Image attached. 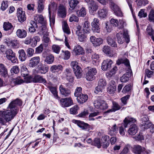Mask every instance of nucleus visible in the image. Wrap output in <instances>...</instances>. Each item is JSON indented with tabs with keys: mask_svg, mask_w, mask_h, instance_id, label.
<instances>
[{
	"mask_svg": "<svg viewBox=\"0 0 154 154\" xmlns=\"http://www.w3.org/2000/svg\"><path fill=\"white\" fill-rule=\"evenodd\" d=\"M22 104L21 101L17 99L10 103L7 110L0 111V123L5 125V120L8 122L12 119L18 112L17 106H21Z\"/></svg>",
	"mask_w": 154,
	"mask_h": 154,
	"instance_id": "nucleus-1",
	"label": "nucleus"
},
{
	"mask_svg": "<svg viewBox=\"0 0 154 154\" xmlns=\"http://www.w3.org/2000/svg\"><path fill=\"white\" fill-rule=\"evenodd\" d=\"M4 54L6 55L5 57L6 58L10 60L12 63H14L18 62V60L16 57L15 54L11 49H7Z\"/></svg>",
	"mask_w": 154,
	"mask_h": 154,
	"instance_id": "nucleus-2",
	"label": "nucleus"
},
{
	"mask_svg": "<svg viewBox=\"0 0 154 154\" xmlns=\"http://www.w3.org/2000/svg\"><path fill=\"white\" fill-rule=\"evenodd\" d=\"M109 1V7L114 11L115 14L118 16H122V12L118 5L112 0Z\"/></svg>",
	"mask_w": 154,
	"mask_h": 154,
	"instance_id": "nucleus-3",
	"label": "nucleus"
},
{
	"mask_svg": "<svg viewBox=\"0 0 154 154\" xmlns=\"http://www.w3.org/2000/svg\"><path fill=\"white\" fill-rule=\"evenodd\" d=\"M97 72L96 69L95 68L89 69L86 73V78L88 81H92L95 79V75Z\"/></svg>",
	"mask_w": 154,
	"mask_h": 154,
	"instance_id": "nucleus-4",
	"label": "nucleus"
},
{
	"mask_svg": "<svg viewBox=\"0 0 154 154\" xmlns=\"http://www.w3.org/2000/svg\"><path fill=\"white\" fill-rule=\"evenodd\" d=\"M60 102L61 106L63 107L69 106L73 104V100L70 97L61 98Z\"/></svg>",
	"mask_w": 154,
	"mask_h": 154,
	"instance_id": "nucleus-5",
	"label": "nucleus"
},
{
	"mask_svg": "<svg viewBox=\"0 0 154 154\" xmlns=\"http://www.w3.org/2000/svg\"><path fill=\"white\" fill-rule=\"evenodd\" d=\"M85 1L88 3L89 7L90 8L89 12L91 14H93L94 12L96 11L98 8L96 2L92 0H85Z\"/></svg>",
	"mask_w": 154,
	"mask_h": 154,
	"instance_id": "nucleus-6",
	"label": "nucleus"
},
{
	"mask_svg": "<svg viewBox=\"0 0 154 154\" xmlns=\"http://www.w3.org/2000/svg\"><path fill=\"white\" fill-rule=\"evenodd\" d=\"M68 3L70 7L68 11L69 13H72L74 10H76L79 2L77 0H68Z\"/></svg>",
	"mask_w": 154,
	"mask_h": 154,
	"instance_id": "nucleus-7",
	"label": "nucleus"
},
{
	"mask_svg": "<svg viewBox=\"0 0 154 154\" xmlns=\"http://www.w3.org/2000/svg\"><path fill=\"white\" fill-rule=\"evenodd\" d=\"M17 15L18 21L22 23L26 20V18L25 16V12L22 11V8H18Z\"/></svg>",
	"mask_w": 154,
	"mask_h": 154,
	"instance_id": "nucleus-8",
	"label": "nucleus"
},
{
	"mask_svg": "<svg viewBox=\"0 0 154 154\" xmlns=\"http://www.w3.org/2000/svg\"><path fill=\"white\" fill-rule=\"evenodd\" d=\"M99 20L97 18H94L91 23L92 30L94 32L99 33L100 32L99 28Z\"/></svg>",
	"mask_w": 154,
	"mask_h": 154,
	"instance_id": "nucleus-9",
	"label": "nucleus"
},
{
	"mask_svg": "<svg viewBox=\"0 0 154 154\" xmlns=\"http://www.w3.org/2000/svg\"><path fill=\"white\" fill-rule=\"evenodd\" d=\"M75 123L82 130L89 131L91 129V126L89 125L88 124L85 123L83 122L75 120Z\"/></svg>",
	"mask_w": 154,
	"mask_h": 154,
	"instance_id": "nucleus-10",
	"label": "nucleus"
},
{
	"mask_svg": "<svg viewBox=\"0 0 154 154\" xmlns=\"http://www.w3.org/2000/svg\"><path fill=\"white\" fill-rule=\"evenodd\" d=\"M112 63V61L110 59H107L104 60L102 64L101 68L103 71H106L110 68Z\"/></svg>",
	"mask_w": 154,
	"mask_h": 154,
	"instance_id": "nucleus-11",
	"label": "nucleus"
},
{
	"mask_svg": "<svg viewBox=\"0 0 154 154\" xmlns=\"http://www.w3.org/2000/svg\"><path fill=\"white\" fill-rule=\"evenodd\" d=\"M91 42L95 46H97L101 45L103 42V39L100 38H96L94 36H91L90 37Z\"/></svg>",
	"mask_w": 154,
	"mask_h": 154,
	"instance_id": "nucleus-12",
	"label": "nucleus"
},
{
	"mask_svg": "<svg viewBox=\"0 0 154 154\" xmlns=\"http://www.w3.org/2000/svg\"><path fill=\"white\" fill-rule=\"evenodd\" d=\"M109 140L108 136L106 135L103 136L100 140L101 146L103 148H106L109 145Z\"/></svg>",
	"mask_w": 154,
	"mask_h": 154,
	"instance_id": "nucleus-13",
	"label": "nucleus"
},
{
	"mask_svg": "<svg viewBox=\"0 0 154 154\" xmlns=\"http://www.w3.org/2000/svg\"><path fill=\"white\" fill-rule=\"evenodd\" d=\"M57 14L58 16L62 18L66 17V9L63 5L61 4L60 5L57 10Z\"/></svg>",
	"mask_w": 154,
	"mask_h": 154,
	"instance_id": "nucleus-14",
	"label": "nucleus"
},
{
	"mask_svg": "<svg viewBox=\"0 0 154 154\" xmlns=\"http://www.w3.org/2000/svg\"><path fill=\"white\" fill-rule=\"evenodd\" d=\"M39 57H35L31 58L29 61V66L33 67L36 66L40 62Z\"/></svg>",
	"mask_w": 154,
	"mask_h": 154,
	"instance_id": "nucleus-15",
	"label": "nucleus"
},
{
	"mask_svg": "<svg viewBox=\"0 0 154 154\" xmlns=\"http://www.w3.org/2000/svg\"><path fill=\"white\" fill-rule=\"evenodd\" d=\"M33 82L34 83H47L46 79L39 75H35L33 77Z\"/></svg>",
	"mask_w": 154,
	"mask_h": 154,
	"instance_id": "nucleus-16",
	"label": "nucleus"
},
{
	"mask_svg": "<svg viewBox=\"0 0 154 154\" xmlns=\"http://www.w3.org/2000/svg\"><path fill=\"white\" fill-rule=\"evenodd\" d=\"M138 131V128L136 124H134L131 125L128 130V133L131 135H134L137 133Z\"/></svg>",
	"mask_w": 154,
	"mask_h": 154,
	"instance_id": "nucleus-17",
	"label": "nucleus"
},
{
	"mask_svg": "<svg viewBox=\"0 0 154 154\" xmlns=\"http://www.w3.org/2000/svg\"><path fill=\"white\" fill-rule=\"evenodd\" d=\"M59 90L61 94L65 97L68 96L70 94V91L69 89L65 88L62 85L59 87Z\"/></svg>",
	"mask_w": 154,
	"mask_h": 154,
	"instance_id": "nucleus-18",
	"label": "nucleus"
},
{
	"mask_svg": "<svg viewBox=\"0 0 154 154\" xmlns=\"http://www.w3.org/2000/svg\"><path fill=\"white\" fill-rule=\"evenodd\" d=\"M63 69V67L61 65H54L51 66L50 69L51 72L54 73L61 72Z\"/></svg>",
	"mask_w": 154,
	"mask_h": 154,
	"instance_id": "nucleus-19",
	"label": "nucleus"
},
{
	"mask_svg": "<svg viewBox=\"0 0 154 154\" xmlns=\"http://www.w3.org/2000/svg\"><path fill=\"white\" fill-rule=\"evenodd\" d=\"M34 20L36 22L42 24H45V21L43 16L41 14H36L34 17Z\"/></svg>",
	"mask_w": 154,
	"mask_h": 154,
	"instance_id": "nucleus-20",
	"label": "nucleus"
},
{
	"mask_svg": "<svg viewBox=\"0 0 154 154\" xmlns=\"http://www.w3.org/2000/svg\"><path fill=\"white\" fill-rule=\"evenodd\" d=\"M44 0H38L37 2V9L38 12V13H41L44 9Z\"/></svg>",
	"mask_w": 154,
	"mask_h": 154,
	"instance_id": "nucleus-21",
	"label": "nucleus"
},
{
	"mask_svg": "<svg viewBox=\"0 0 154 154\" xmlns=\"http://www.w3.org/2000/svg\"><path fill=\"white\" fill-rule=\"evenodd\" d=\"M16 33L17 36L20 38H24L27 35V32L24 29H17Z\"/></svg>",
	"mask_w": 154,
	"mask_h": 154,
	"instance_id": "nucleus-22",
	"label": "nucleus"
},
{
	"mask_svg": "<svg viewBox=\"0 0 154 154\" xmlns=\"http://www.w3.org/2000/svg\"><path fill=\"white\" fill-rule=\"evenodd\" d=\"M108 11L107 9L105 8L99 10L97 12L98 17L102 18L105 17L107 15Z\"/></svg>",
	"mask_w": 154,
	"mask_h": 154,
	"instance_id": "nucleus-23",
	"label": "nucleus"
},
{
	"mask_svg": "<svg viewBox=\"0 0 154 154\" xmlns=\"http://www.w3.org/2000/svg\"><path fill=\"white\" fill-rule=\"evenodd\" d=\"M18 57L21 61H23L26 60L27 56L24 50L22 49L18 51Z\"/></svg>",
	"mask_w": 154,
	"mask_h": 154,
	"instance_id": "nucleus-24",
	"label": "nucleus"
},
{
	"mask_svg": "<svg viewBox=\"0 0 154 154\" xmlns=\"http://www.w3.org/2000/svg\"><path fill=\"white\" fill-rule=\"evenodd\" d=\"M88 97L86 94H81L77 97L78 102L80 103H83L85 102L88 99Z\"/></svg>",
	"mask_w": 154,
	"mask_h": 154,
	"instance_id": "nucleus-25",
	"label": "nucleus"
},
{
	"mask_svg": "<svg viewBox=\"0 0 154 154\" xmlns=\"http://www.w3.org/2000/svg\"><path fill=\"white\" fill-rule=\"evenodd\" d=\"M143 149L141 146L136 145L134 146L133 151L135 154H141V153L143 152Z\"/></svg>",
	"mask_w": 154,
	"mask_h": 154,
	"instance_id": "nucleus-26",
	"label": "nucleus"
},
{
	"mask_svg": "<svg viewBox=\"0 0 154 154\" xmlns=\"http://www.w3.org/2000/svg\"><path fill=\"white\" fill-rule=\"evenodd\" d=\"M124 125L125 128L127 127V125L128 124L134 123L136 122V120L134 118L127 117L124 120Z\"/></svg>",
	"mask_w": 154,
	"mask_h": 154,
	"instance_id": "nucleus-27",
	"label": "nucleus"
},
{
	"mask_svg": "<svg viewBox=\"0 0 154 154\" xmlns=\"http://www.w3.org/2000/svg\"><path fill=\"white\" fill-rule=\"evenodd\" d=\"M73 51L76 55L82 54L84 52V51L83 48L79 45L75 46Z\"/></svg>",
	"mask_w": 154,
	"mask_h": 154,
	"instance_id": "nucleus-28",
	"label": "nucleus"
},
{
	"mask_svg": "<svg viewBox=\"0 0 154 154\" xmlns=\"http://www.w3.org/2000/svg\"><path fill=\"white\" fill-rule=\"evenodd\" d=\"M116 63L118 65H119L122 63H124L128 68L130 67L129 61L126 58H123L118 60H117Z\"/></svg>",
	"mask_w": 154,
	"mask_h": 154,
	"instance_id": "nucleus-29",
	"label": "nucleus"
},
{
	"mask_svg": "<svg viewBox=\"0 0 154 154\" xmlns=\"http://www.w3.org/2000/svg\"><path fill=\"white\" fill-rule=\"evenodd\" d=\"M118 128L116 124L111 127L109 132V134L111 136L115 135L118 133Z\"/></svg>",
	"mask_w": 154,
	"mask_h": 154,
	"instance_id": "nucleus-30",
	"label": "nucleus"
},
{
	"mask_svg": "<svg viewBox=\"0 0 154 154\" xmlns=\"http://www.w3.org/2000/svg\"><path fill=\"white\" fill-rule=\"evenodd\" d=\"M107 42L108 44L113 47H116L117 44L115 40V38H112L110 36H108L107 38Z\"/></svg>",
	"mask_w": 154,
	"mask_h": 154,
	"instance_id": "nucleus-31",
	"label": "nucleus"
},
{
	"mask_svg": "<svg viewBox=\"0 0 154 154\" xmlns=\"http://www.w3.org/2000/svg\"><path fill=\"white\" fill-rule=\"evenodd\" d=\"M0 73L4 76L8 75V70L5 65L2 63H0Z\"/></svg>",
	"mask_w": 154,
	"mask_h": 154,
	"instance_id": "nucleus-32",
	"label": "nucleus"
},
{
	"mask_svg": "<svg viewBox=\"0 0 154 154\" xmlns=\"http://www.w3.org/2000/svg\"><path fill=\"white\" fill-rule=\"evenodd\" d=\"M48 88L53 95L54 97L58 100H59L60 97L58 96L56 88L52 86H49L48 87Z\"/></svg>",
	"mask_w": 154,
	"mask_h": 154,
	"instance_id": "nucleus-33",
	"label": "nucleus"
},
{
	"mask_svg": "<svg viewBox=\"0 0 154 154\" xmlns=\"http://www.w3.org/2000/svg\"><path fill=\"white\" fill-rule=\"evenodd\" d=\"M73 70L75 76L77 78H79L82 77V71L81 68L80 66L73 69Z\"/></svg>",
	"mask_w": 154,
	"mask_h": 154,
	"instance_id": "nucleus-34",
	"label": "nucleus"
},
{
	"mask_svg": "<svg viewBox=\"0 0 154 154\" xmlns=\"http://www.w3.org/2000/svg\"><path fill=\"white\" fill-rule=\"evenodd\" d=\"M90 23L88 21L85 22L83 25V30L85 33L89 32L90 31Z\"/></svg>",
	"mask_w": 154,
	"mask_h": 154,
	"instance_id": "nucleus-35",
	"label": "nucleus"
},
{
	"mask_svg": "<svg viewBox=\"0 0 154 154\" xmlns=\"http://www.w3.org/2000/svg\"><path fill=\"white\" fill-rule=\"evenodd\" d=\"M61 53L60 54V56L62 57L64 60H67L70 57V53L68 51H64L62 50Z\"/></svg>",
	"mask_w": 154,
	"mask_h": 154,
	"instance_id": "nucleus-36",
	"label": "nucleus"
},
{
	"mask_svg": "<svg viewBox=\"0 0 154 154\" xmlns=\"http://www.w3.org/2000/svg\"><path fill=\"white\" fill-rule=\"evenodd\" d=\"M38 67L39 71L41 74H45L47 72L49 69L48 66L43 65L39 66Z\"/></svg>",
	"mask_w": 154,
	"mask_h": 154,
	"instance_id": "nucleus-37",
	"label": "nucleus"
},
{
	"mask_svg": "<svg viewBox=\"0 0 154 154\" xmlns=\"http://www.w3.org/2000/svg\"><path fill=\"white\" fill-rule=\"evenodd\" d=\"M129 77L128 73H126L120 77V80L122 82L126 83L128 81Z\"/></svg>",
	"mask_w": 154,
	"mask_h": 154,
	"instance_id": "nucleus-38",
	"label": "nucleus"
},
{
	"mask_svg": "<svg viewBox=\"0 0 154 154\" xmlns=\"http://www.w3.org/2000/svg\"><path fill=\"white\" fill-rule=\"evenodd\" d=\"M40 40V38L38 36H36L31 39V46L32 47H35L37 45V43Z\"/></svg>",
	"mask_w": 154,
	"mask_h": 154,
	"instance_id": "nucleus-39",
	"label": "nucleus"
},
{
	"mask_svg": "<svg viewBox=\"0 0 154 154\" xmlns=\"http://www.w3.org/2000/svg\"><path fill=\"white\" fill-rule=\"evenodd\" d=\"M53 6V5L52 4L49 5V7L48 8V13L49 14V20L50 22V24L51 26H53L54 24L55 23V18L53 17L52 18L51 17V11L50 10L51 8V7Z\"/></svg>",
	"mask_w": 154,
	"mask_h": 154,
	"instance_id": "nucleus-40",
	"label": "nucleus"
},
{
	"mask_svg": "<svg viewBox=\"0 0 154 154\" xmlns=\"http://www.w3.org/2000/svg\"><path fill=\"white\" fill-rule=\"evenodd\" d=\"M77 13L79 17H84L87 14L86 9L82 7L79 11H77Z\"/></svg>",
	"mask_w": 154,
	"mask_h": 154,
	"instance_id": "nucleus-41",
	"label": "nucleus"
},
{
	"mask_svg": "<svg viewBox=\"0 0 154 154\" xmlns=\"http://www.w3.org/2000/svg\"><path fill=\"white\" fill-rule=\"evenodd\" d=\"M116 36L117 38L118 43L120 44H123L125 38L124 35L121 33H118L117 34Z\"/></svg>",
	"mask_w": 154,
	"mask_h": 154,
	"instance_id": "nucleus-42",
	"label": "nucleus"
},
{
	"mask_svg": "<svg viewBox=\"0 0 154 154\" xmlns=\"http://www.w3.org/2000/svg\"><path fill=\"white\" fill-rule=\"evenodd\" d=\"M110 47L108 46H105L103 48V51L105 54L109 57L113 56V55L111 53Z\"/></svg>",
	"mask_w": 154,
	"mask_h": 154,
	"instance_id": "nucleus-43",
	"label": "nucleus"
},
{
	"mask_svg": "<svg viewBox=\"0 0 154 154\" xmlns=\"http://www.w3.org/2000/svg\"><path fill=\"white\" fill-rule=\"evenodd\" d=\"M117 69V67L116 66H115L113 67L111 71L106 74V77L108 78L112 77L113 75L115 74Z\"/></svg>",
	"mask_w": 154,
	"mask_h": 154,
	"instance_id": "nucleus-44",
	"label": "nucleus"
},
{
	"mask_svg": "<svg viewBox=\"0 0 154 154\" xmlns=\"http://www.w3.org/2000/svg\"><path fill=\"white\" fill-rule=\"evenodd\" d=\"M13 27L11 24L9 22H5L3 25V28L4 30L8 31L11 30Z\"/></svg>",
	"mask_w": 154,
	"mask_h": 154,
	"instance_id": "nucleus-45",
	"label": "nucleus"
},
{
	"mask_svg": "<svg viewBox=\"0 0 154 154\" xmlns=\"http://www.w3.org/2000/svg\"><path fill=\"white\" fill-rule=\"evenodd\" d=\"M21 75L23 77H25L28 75L29 72L26 66H23L21 67Z\"/></svg>",
	"mask_w": 154,
	"mask_h": 154,
	"instance_id": "nucleus-46",
	"label": "nucleus"
},
{
	"mask_svg": "<svg viewBox=\"0 0 154 154\" xmlns=\"http://www.w3.org/2000/svg\"><path fill=\"white\" fill-rule=\"evenodd\" d=\"M9 44L14 48H17L19 47V42L16 40H14L10 42Z\"/></svg>",
	"mask_w": 154,
	"mask_h": 154,
	"instance_id": "nucleus-47",
	"label": "nucleus"
},
{
	"mask_svg": "<svg viewBox=\"0 0 154 154\" xmlns=\"http://www.w3.org/2000/svg\"><path fill=\"white\" fill-rule=\"evenodd\" d=\"M54 57L53 55L52 54L49 55L48 56L45 60V61L48 64H51L54 61Z\"/></svg>",
	"mask_w": 154,
	"mask_h": 154,
	"instance_id": "nucleus-48",
	"label": "nucleus"
},
{
	"mask_svg": "<svg viewBox=\"0 0 154 154\" xmlns=\"http://www.w3.org/2000/svg\"><path fill=\"white\" fill-rule=\"evenodd\" d=\"M79 107L77 105H75L70 109V113L71 114L76 115L78 113Z\"/></svg>",
	"mask_w": 154,
	"mask_h": 154,
	"instance_id": "nucleus-49",
	"label": "nucleus"
},
{
	"mask_svg": "<svg viewBox=\"0 0 154 154\" xmlns=\"http://www.w3.org/2000/svg\"><path fill=\"white\" fill-rule=\"evenodd\" d=\"M132 88V87L130 84L126 85L123 88L122 92L123 93H126L129 92Z\"/></svg>",
	"mask_w": 154,
	"mask_h": 154,
	"instance_id": "nucleus-50",
	"label": "nucleus"
},
{
	"mask_svg": "<svg viewBox=\"0 0 154 154\" xmlns=\"http://www.w3.org/2000/svg\"><path fill=\"white\" fill-rule=\"evenodd\" d=\"M112 110H113L114 112L120 109L121 108V106L115 102H112Z\"/></svg>",
	"mask_w": 154,
	"mask_h": 154,
	"instance_id": "nucleus-51",
	"label": "nucleus"
},
{
	"mask_svg": "<svg viewBox=\"0 0 154 154\" xmlns=\"http://www.w3.org/2000/svg\"><path fill=\"white\" fill-rule=\"evenodd\" d=\"M82 88L81 87H77L75 90L74 95L77 97L82 94Z\"/></svg>",
	"mask_w": 154,
	"mask_h": 154,
	"instance_id": "nucleus-52",
	"label": "nucleus"
},
{
	"mask_svg": "<svg viewBox=\"0 0 154 154\" xmlns=\"http://www.w3.org/2000/svg\"><path fill=\"white\" fill-rule=\"evenodd\" d=\"M62 27L63 31L64 32L68 34L70 33L68 25L66 22H63Z\"/></svg>",
	"mask_w": 154,
	"mask_h": 154,
	"instance_id": "nucleus-53",
	"label": "nucleus"
},
{
	"mask_svg": "<svg viewBox=\"0 0 154 154\" xmlns=\"http://www.w3.org/2000/svg\"><path fill=\"white\" fill-rule=\"evenodd\" d=\"M106 84L105 80L103 79H100L98 82V85L105 88Z\"/></svg>",
	"mask_w": 154,
	"mask_h": 154,
	"instance_id": "nucleus-54",
	"label": "nucleus"
},
{
	"mask_svg": "<svg viewBox=\"0 0 154 154\" xmlns=\"http://www.w3.org/2000/svg\"><path fill=\"white\" fill-rule=\"evenodd\" d=\"M125 25V23L123 20L122 19L119 20V21H118L117 26L119 29H122L124 27Z\"/></svg>",
	"mask_w": 154,
	"mask_h": 154,
	"instance_id": "nucleus-55",
	"label": "nucleus"
},
{
	"mask_svg": "<svg viewBox=\"0 0 154 154\" xmlns=\"http://www.w3.org/2000/svg\"><path fill=\"white\" fill-rule=\"evenodd\" d=\"M92 145L97 146L100 148L101 146L100 140L98 138H95L94 141L92 143Z\"/></svg>",
	"mask_w": 154,
	"mask_h": 154,
	"instance_id": "nucleus-56",
	"label": "nucleus"
},
{
	"mask_svg": "<svg viewBox=\"0 0 154 154\" xmlns=\"http://www.w3.org/2000/svg\"><path fill=\"white\" fill-rule=\"evenodd\" d=\"M60 50V47L58 45H54L52 47V50L57 54H59Z\"/></svg>",
	"mask_w": 154,
	"mask_h": 154,
	"instance_id": "nucleus-57",
	"label": "nucleus"
},
{
	"mask_svg": "<svg viewBox=\"0 0 154 154\" xmlns=\"http://www.w3.org/2000/svg\"><path fill=\"white\" fill-rule=\"evenodd\" d=\"M10 71L12 74H17L19 71V69L18 66H13L11 69Z\"/></svg>",
	"mask_w": 154,
	"mask_h": 154,
	"instance_id": "nucleus-58",
	"label": "nucleus"
},
{
	"mask_svg": "<svg viewBox=\"0 0 154 154\" xmlns=\"http://www.w3.org/2000/svg\"><path fill=\"white\" fill-rule=\"evenodd\" d=\"M102 100H97L95 101L94 104V107L98 109H100V106H101Z\"/></svg>",
	"mask_w": 154,
	"mask_h": 154,
	"instance_id": "nucleus-59",
	"label": "nucleus"
},
{
	"mask_svg": "<svg viewBox=\"0 0 154 154\" xmlns=\"http://www.w3.org/2000/svg\"><path fill=\"white\" fill-rule=\"evenodd\" d=\"M149 20L151 22H154V10L152 9L149 14Z\"/></svg>",
	"mask_w": 154,
	"mask_h": 154,
	"instance_id": "nucleus-60",
	"label": "nucleus"
},
{
	"mask_svg": "<svg viewBox=\"0 0 154 154\" xmlns=\"http://www.w3.org/2000/svg\"><path fill=\"white\" fill-rule=\"evenodd\" d=\"M34 50L31 48H28L26 51L27 55L28 57H31L34 54Z\"/></svg>",
	"mask_w": 154,
	"mask_h": 154,
	"instance_id": "nucleus-61",
	"label": "nucleus"
},
{
	"mask_svg": "<svg viewBox=\"0 0 154 154\" xmlns=\"http://www.w3.org/2000/svg\"><path fill=\"white\" fill-rule=\"evenodd\" d=\"M146 32L149 35H153L154 34V31L150 26H147L146 29Z\"/></svg>",
	"mask_w": 154,
	"mask_h": 154,
	"instance_id": "nucleus-62",
	"label": "nucleus"
},
{
	"mask_svg": "<svg viewBox=\"0 0 154 154\" xmlns=\"http://www.w3.org/2000/svg\"><path fill=\"white\" fill-rule=\"evenodd\" d=\"M130 97V95H127L121 98V100L122 103L124 105H125L127 104V101Z\"/></svg>",
	"mask_w": 154,
	"mask_h": 154,
	"instance_id": "nucleus-63",
	"label": "nucleus"
},
{
	"mask_svg": "<svg viewBox=\"0 0 154 154\" xmlns=\"http://www.w3.org/2000/svg\"><path fill=\"white\" fill-rule=\"evenodd\" d=\"M116 90V87L109 86L107 88V92L110 94L114 93Z\"/></svg>",
	"mask_w": 154,
	"mask_h": 154,
	"instance_id": "nucleus-64",
	"label": "nucleus"
}]
</instances>
